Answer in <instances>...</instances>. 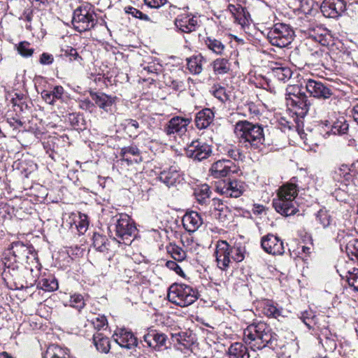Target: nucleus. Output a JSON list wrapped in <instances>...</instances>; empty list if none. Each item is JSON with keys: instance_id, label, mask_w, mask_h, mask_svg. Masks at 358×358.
<instances>
[{"instance_id": "nucleus-1", "label": "nucleus", "mask_w": 358, "mask_h": 358, "mask_svg": "<svg viewBox=\"0 0 358 358\" xmlns=\"http://www.w3.org/2000/svg\"><path fill=\"white\" fill-rule=\"evenodd\" d=\"M278 335L264 322H252L243 331V341L252 350L264 348L275 349L278 347Z\"/></svg>"}, {"instance_id": "nucleus-2", "label": "nucleus", "mask_w": 358, "mask_h": 358, "mask_svg": "<svg viewBox=\"0 0 358 358\" xmlns=\"http://www.w3.org/2000/svg\"><path fill=\"white\" fill-rule=\"evenodd\" d=\"M234 133L239 143L246 149L260 150L265 141L262 125L247 120L237 122L235 124Z\"/></svg>"}, {"instance_id": "nucleus-3", "label": "nucleus", "mask_w": 358, "mask_h": 358, "mask_svg": "<svg viewBox=\"0 0 358 358\" xmlns=\"http://www.w3.org/2000/svg\"><path fill=\"white\" fill-rule=\"evenodd\" d=\"M110 238L120 244L130 245L136 236L137 231L134 220L124 213L113 216L108 224Z\"/></svg>"}, {"instance_id": "nucleus-4", "label": "nucleus", "mask_w": 358, "mask_h": 358, "mask_svg": "<svg viewBox=\"0 0 358 358\" xmlns=\"http://www.w3.org/2000/svg\"><path fill=\"white\" fill-rule=\"evenodd\" d=\"M298 191L297 185L292 182L280 187L277 197L272 202L275 211L285 217L296 214L299 211L298 204L295 201Z\"/></svg>"}, {"instance_id": "nucleus-5", "label": "nucleus", "mask_w": 358, "mask_h": 358, "mask_svg": "<svg viewBox=\"0 0 358 358\" xmlns=\"http://www.w3.org/2000/svg\"><path fill=\"white\" fill-rule=\"evenodd\" d=\"M286 104L296 118L295 122L299 126L302 124V119L309 110L310 101L304 92L302 91V85H292L287 86L285 94Z\"/></svg>"}, {"instance_id": "nucleus-6", "label": "nucleus", "mask_w": 358, "mask_h": 358, "mask_svg": "<svg viewBox=\"0 0 358 358\" xmlns=\"http://www.w3.org/2000/svg\"><path fill=\"white\" fill-rule=\"evenodd\" d=\"M286 104L296 118L295 122L299 126L302 124V119L309 110L310 101L304 92L302 91V85H292L287 86L285 94Z\"/></svg>"}, {"instance_id": "nucleus-7", "label": "nucleus", "mask_w": 358, "mask_h": 358, "mask_svg": "<svg viewBox=\"0 0 358 358\" xmlns=\"http://www.w3.org/2000/svg\"><path fill=\"white\" fill-rule=\"evenodd\" d=\"M169 301L180 307H187L199 298L198 291L193 287L183 283H173L168 290Z\"/></svg>"}, {"instance_id": "nucleus-8", "label": "nucleus", "mask_w": 358, "mask_h": 358, "mask_svg": "<svg viewBox=\"0 0 358 358\" xmlns=\"http://www.w3.org/2000/svg\"><path fill=\"white\" fill-rule=\"evenodd\" d=\"M294 36L292 27L285 23L278 22L271 27L267 33V38L272 45L285 48L289 45Z\"/></svg>"}, {"instance_id": "nucleus-9", "label": "nucleus", "mask_w": 358, "mask_h": 358, "mask_svg": "<svg viewBox=\"0 0 358 358\" xmlns=\"http://www.w3.org/2000/svg\"><path fill=\"white\" fill-rule=\"evenodd\" d=\"M96 23V16L87 8H76L73 15L72 24L79 32H84L94 28Z\"/></svg>"}, {"instance_id": "nucleus-10", "label": "nucleus", "mask_w": 358, "mask_h": 358, "mask_svg": "<svg viewBox=\"0 0 358 358\" xmlns=\"http://www.w3.org/2000/svg\"><path fill=\"white\" fill-rule=\"evenodd\" d=\"M185 154L188 158H191L194 161L201 162L210 156L212 148L205 142L195 140L187 145L185 149Z\"/></svg>"}, {"instance_id": "nucleus-11", "label": "nucleus", "mask_w": 358, "mask_h": 358, "mask_svg": "<svg viewBox=\"0 0 358 358\" xmlns=\"http://www.w3.org/2000/svg\"><path fill=\"white\" fill-rule=\"evenodd\" d=\"M217 265L222 271H227L231 262V246L226 241H218L215 251Z\"/></svg>"}, {"instance_id": "nucleus-12", "label": "nucleus", "mask_w": 358, "mask_h": 358, "mask_svg": "<svg viewBox=\"0 0 358 358\" xmlns=\"http://www.w3.org/2000/svg\"><path fill=\"white\" fill-rule=\"evenodd\" d=\"M9 249L10 250V254H13L17 258V260L21 262V265L24 263L29 264L30 255L33 259H35V250L31 245H25L22 242L16 241L11 244Z\"/></svg>"}, {"instance_id": "nucleus-13", "label": "nucleus", "mask_w": 358, "mask_h": 358, "mask_svg": "<svg viewBox=\"0 0 358 358\" xmlns=\"http://www.w3.org/2000/svg\"><path fill=\"white\" fill-rule=\"evenodd\" d=\"M320 10L324 17L337 18L346 10V3L344 0H324Z\"/></svg>"}, {"instance_id": "nucleus-14", "label": "nucleus", "mask_w": 358, "mask_h": 358, "mask_svg": "<svg viewBox=\"0 0 358 358\" xmlns=\"http://www.w3.org/2000/svg\"><path fill=\"white\" fill-rule=\"evenodd\" d=\"M305 88L310 96L317 99H327L333 94L331 90L319 80H307L305 81Z\"/></svg>"}, {"instance_id": "nucleus-15", "label": "nucleus", "mask_w": 358, "mask_h": 358, "mask_svg": "<svg viewBox=\"0 0 358 358\" xmlns=\"http://www.w3.org/2000/svg\"><path fill=\"white\" fill-rule=\"evenodd\" d=\"M261 245L267 253L273 255H280L285 252L282 241L273 234H268L262 238Z\"/></svg>"}, {"instance_id": "nucleus-16", "label": "nucleus", "mask_w": 358, "mask_h": 358, "mask_svg": "<svg viewBox=\"0 0 358 358\" xmlns=\"http://www.w3.org/2000/svg\"><path fill=\"white\" fill-rule=\"evenodd\" d=\"M174 25L178 31L189 34L196 31L199 27L198 19L192 14H180L174 20Z\"/></svg>"}, {"instance_id": "nucleus-17", "label": "nucleus", "mask_w": 358, "mask_h": 358, "mask_svg": "<svg viewBox=\"0 0 358 358\" xmlns=\"http://www.w3.org/2000/svg\"><path fill=\"white\" fill-rule=\"evenodd\" d=\"M113 338L121 348L133 350L138 347L137 338L131 331L126 329H117L113 334Z\"/></svg>"}, {"instance_id": "nucleus-18", "label": "nucleus", "mask_w": 358, "mask_h": 358, "mask_svg": "<svg viewBox=\"0 0 358 358\" xmlns=\"http://www.w3.org/2000/svg\"><path fill=\"white\" fill-rule=\"evenodd\" d=\"M340 243L341 250H345L348 257L358 260V239L352 238L349 234H338L336 238Z\"/></svg>"}, {"instance_id": "nucleus-19", "label": "nucleus", "mask_w": 358, "mask_h": 358, "mask_svg": "<svg viewBox=\"0 0 358 358\" xmlns=\"http://www.w3.org/2000/svg\"><path fill=\"white\" fill-rule=\"evenodd\" d=\"M236 167L234 162L228 159H220L212 164L209 172L215 178H220L235 173Z\"/></svg>"}, {"instance_id": "nucleus-20", "label": "nucleus", "mask_w": 358, "mask_h": 358, "mask_svg": "<svg viewBox=\"0 0 358 358\" xmlns=\"http://www.w3.org/2000/svg\"><path fill=\"white\" fill-rule=\"evenodd\" d=\"M143 341L147 344L148 347L152 348L157 350L166 349L169 348L168 344L170 342L167 336L156 330H151L143 336Z\"/></svg>"}, {"instance_id": "nucleus-21", "label": "nucleus", "mask_w": 358, "mask_h": 358, "mask_svg": "<svg viewBox=\"0 0 358 358\" xmlns=\"http://www.w3.org/2000/svg\"><path fill=\"white\" fill-rule=\"evenodd\" d=\"M43 99L50 105H55L57 102L66 103L69 99L68 94L61 85L54 86L51 90H44L41 92Z\"/></svg>"}, {"instance_id": "nucleus-22", "label": "nucleus", "mask_w": 358, "mask_h": 358, "mask_svg": "<svg viewBox=\"0 0 358 358\" xmlns=\"http://www.w3.org/2000/svg\"><path fill=\"white\" fill-rule=\"evenodd\" d=\"M217 190L227 197L238 198L241 196L243 192V183L236 180H224L217 187Z\"/></svg>"}, {"instance_id": "nucleus-23", "label": "nucleus", "mask_w": 358, "mask_h": 358, "mask_svg": "<svg viewBox=\"0 0 358 358\" xmlns=\"http://www.w3.org/2000/svg\"><path fill=\"white\" fill-rule=\"evenodd\" d=\"M256 308L258 311L268 317L278 318L282 315V309L278 304L270 299H264L257 301Z\"/></svg>"}, {"instance_id": "nucleus-24", "label": "nucleus", "mask_w": 358, "mask_h": 358, "mask_svg": "<svg viewBox=\"0 0 358 358\" xmlns=\"http://www.w3.org/2000/svg\"><path fill=\"white\" fill-rule=\"evenodd\" d=\"M120 156V161L126 163L127 166L134 164H139L143 161L141 152L138 148L135 145L125 146L121 148Z\"/></svg>"}, {"instance_id": "nucleus-25", "label": "nucleus", "mask_w": 358, "mask_h": 358, "mask_svg": "<svg viewBox=\"0 0 358 358\" xmlns=\"http://www.w3.org/2000/svg\"><path fill=\"white\" fill-rule=\"evenodd\" d=\"M92 100L95 105L106 113H113L115 109V96L107 95L105 93L90 92Z\"/></svg>"}, {"instance_id": "nucleus-26", "label": "nucleus", "mask_w": 358, "mask_h": 358, "mask_svg": "<svg viewBox=\"0 0 358 358\" xmlns=\"http://www.w3.org/2000/svg\"><path fill=\"white\" fill-rule=\"evenodd\" d=\"M191 122V119L176 116L172 117L164 129L168 135L173 134H184L187 131V126Z\"/></svg>"}, {"instance_id": "nucleus-27", "label": "nucleus", "mask_w": 358, "mask_h": 358, "mask_svg": "<svg viewBox=\"0 0 358 358\" xmlns=\"http://www.w3.org/2000/svg\"><path fill=\"white\" fill-rule=\"evenodd\" d=\"M2 264L3 265V275L6 277H7L8 274L11 276L17 275L18 268L20 265H21V262H18L17 258L13 254H10V250L9 248L4 254Z\"/></svg>"}, {"instance_id": "nucleus-28", "label": "nucleus", "mask_w": 358, "mask_h": 358, "mask_svg": "<svg viewBox=\"0 0 358 358\" xmlns=\"http://www.w3.org/2000/svg\"><path fill=\"white\" fill-rule=\"evenodd\" d=\"M182 226L189 233L196 231L202 224L203 220L196 211L186 213L182 217Z\"/></svg>"}, {"instance_id": "nucleus-29", "label": "nucleus", "mask_w": 358, "mask_h": 358, "mask_svg": "<svg viewBox=\"0 0 358 358\" xmlns=\"http://www.w3.org/2000/svg\"><path fill=\"white\" fill-rule=\"evenodd\" d=\"M160 181L168 187L176 185L182 180V176L176 166H171L168 170H164L159 176Z\"/></svg>"}, {"instance_id": "nucleus-30", "label": "nucleus", "mask_w": 358, "mask_h": 358, "mask_svg": "<svg viewBox=\"0 0 358 358\" xmlns=\"http://www.w3.org/2000/svg\"><path fill=\"white\" fill-rule=\"evenodd\" d=\"M214 113L210 108H204L199 111L195 117L196 127L199 129L207 128L214 120Z\"/></svg>"}, {"instance_id": "nucleus-31", "label": "nucleus", "mask_w": 358, "mask_h": 358, "mask_svg": "<svg viewBox=\"0 0 358 358\" xmlns=\"http://www.w3.org/2000/svg\"><path fill=\"white\" fill-rule=\"evenodd\" d=\"M317 320V322H315V327L313 330H315L318 335L319 343H320L321 338L327 339L336 335V334L332 333L329 329V322L327 321L325 316L321 315V319H318Z\"/></svg>"}, {"instance_id": "nucleus-32", "label": "nucleus", "mask_w": 358, "mask_h": 358, "mask_svg": "<svg viewBox=\"0 0 358 358\" xmlns=\"http://www.w3.org/2000/svg\"><path fill=\"white\" fill-rule=\"evenodd\" d=\"M203 43L208 50L217 55H222L225 45L219 39L213 36H208L203 38Z\"/></svg>"}, {"instance_id": "nucleus-33", "label": "nucleus", "mask_w": 358, "mask_h": 358, "mask_svg": "<svg viewBox=\"0 0 358 358\" xmlns=\"http://www.w3.org/2000/svg\"><path fill=\"white\" fill-rule=\"evenodd\" d=\"M187 66L189 72L194 75H199L203 70L204 57L201 55H192L187 58Z\"/></svg>"}, {"instance_id": "nucleus-34", "label": "nucleus", "mask_w": 358, "mask_h": 358, "mask_svg": "<svg viewBox=\"0 0 358 358\" xmlns=\"http://www.w3.org/2000/svg\"><path fill=\"white\" fill-rule=\"evenodd\" d=\"M329 57V52L324 48H319L310 51L309 59L314 64L324 66L328 62Z\"/></svg>"}, {"instance_id": "nucleus-35", "label": "nucleus", "mask_w": 358, "mask_h": 358, "mask_svg": "<svg viewBox=\"0 0 358 358\" xmlns=\"http://www.w3.org/2000/svg\"><path fill=\"white\" fill-rule=\"evenodd\" d=\"M37 288L41 289L45 292H52L58 288V282L57 279L51 275L42 276L37 281Z\"/></svg>"}, {"instance_id": "nucleus-36", "label": "nucleus", "mask_w": 358, "mask_h": 358, "mask_svg": "<svg viewBox=\"0 0 358 358\" xmlns=\"http://www.w3.org/2000/svg\"><path fill=\"white\" fill-rule=\"evenodd\" d=\"M229 358H249L250 355L245 345L241 343H234L228 349Z\"/></svg>"}, {"instance_id": "nucleus-37", "label": "nucleus", "mask_w": 358, "mask_h": 358, "mask_svg": "<svg viewBox=\"0 0 358 358\" xmlns=\"http://www.w3.org/2000/svg\"><path fill=\"white\" fill-rule=\"evenodd\" d=\"M43 358H70V356L66 348L52 344L48 347Z\"/></svg>"}, {"instance_id": "nucleus-38", "label": "nucleus", "mask_w": 358, "mask_h": 358, "mask_svg": "<svg viewBox=\"0 0 358 358\" xmlns=\"http://www.w3.org/2000/svg\"><path fill=\"white\" fill-rule=\"evenodd\" d=\"M194 196L201 205H206L210 201L211 192L207 184H202L194 189Z\"/></svg>"}, {"instance_id": "nucleus-39", "label": "nucleus", "mask_w": 358, "mask_h": 358, "mask_svg": "<svg viewBox=\"0 0 358 358\" xmlns=\"http://www.w3.org/2000/svg\"><path fill=\"white\" fill-rule=\"evenodd\" d=\"M271 73L278 81L286 83L291 79L293 72L287 66H279L272 68Z\"/></svg>"}, {"instance_id": "nucleus-40", "label": "nucleus", "mask_w": 358, "mask_h": 358, "mask_svg": "<svg viewBox=\"0 0 358 358\" xmlns=\"http://www.w3.org/2000/svg\"><path fill=\"white\" fill-rule=\"evenodd\" d=\"M93 342L96 350L103 353H108L110 349V344L108 337L101 333L94 334Z\"/></svg>"}, {"instance_id": "nucleus-41", "label": "nucleus", "mask_w": 358, "mask_h": 358, "mask_svg": "<svg viewBox=\"0 0 358 358\" xmlns=\"http://www.w3.org/2000/svg\"><path fill=\"white\" fill-rule=\"evenodd\" d=\"M213 71L217 75L227 73L231 70V64L226 58H217L212 63Z\"/></svg>"}, {"instance_id": "nucleus-42", "label": "nucleus", "mask_w": 358, "mask_h": 358, "mask_svg": "<svg viewBox=\"0 0 358 358\" xmlns=\"http://www.w3.org/2000/svg\"><path fill=\"white\" fill-rule=\"evenodd\" d=\"M310 38L324 47L329 45L330 36L325 29L320 27L317 30H313L310 34Z\"/></svg>"}, {"instance_id": "nucleus-43", "label": "nucleus", "mask_w": 358, "mask_h": 358, "mask_svg": "<svg viewBox=\"0 0 358 358\" xmlns=\"http://www.w3.org/2000/svg\"><path fill=\"white\" fill-rule=\"evenodd\" d=\"M231 255L232 260L236 262H241L248 255V253L245 246L239 243L231 246Z\"/></svg>"}, {"instance_id": "nucleus-44", "label": "nucleus", "mask_w": 358, "mask_h": 358, "mask_svg": "<svg viewBox=\"0 0 358 358\" xmlns=\"http://www.w3.org/2000/svg\"><path fill=\"white\" fill-rule=\"evenodd\" d=\"M351 169L345 164H343L341 167L335 171V179L341 181V182H349L352 180V175L351 173Z\"/></svg>"}, {"instance_id": "nucleus-45", "label": "nucleus", "mask_w": 358, "mask_h": 358, "mask_svg": "<svg viewBox=\"0 0 358 358\" xmlns=\"http://www.w3.org/2000/svg\"><path fill=\"white\" fill-rule=\"evenodd\" d=\"M223 152L231 159L235 161H243L244 154L234 145H227L223 148Z\"/></svg>"}, {"instance_id": "nucleus-46", "label": "nucleus", "mask_w": 358, "mask_h": 358, "mask_svg": "<svg viewBox=\"0 0 358 358\" xmlns=\"http://www.w3.org/2000/svg\"><path fill=\"white\" fill-rule=\"evenodd\" d=\"M92 241L93 246L96 250L101 252L108 250V240L105 236L94 233Z\"/></svg>"}, {"instance_id": "nucleus-47", "label": "nucleus", "mask_w": 358, "mask_h": 358, "mask_svg": "<svg viewBox=\"0 0 358 358\" xmlns=\"http://www.w3.org/2000/svg\"><path fill=\"white\" fill-rule=\"evenodd\" d=\"M61 57L68 58L70 62L77 61L80 62L82 57L78 54L77 50L71 46H65L61 49Z\"/></svg>"}, {"instance_id": "nucleus-48", "label": "nucleus", "mask_w": 358, "mask_h": 358, "mask_svg": "<svg viewBox=\"0 0 358 358\" xmlns=\"http://www.w3.org/2000/svg\"><path fill=\"white\" fill-rule=\"evenodd\" d=\"M167 251L175 261L182 262L186 258V252L176 245L171 244L167 247Z\"/></svg>"}, {"instance_id": "nucleus-49", "label": "nucleus", "mask_w": 358, "mask_h": 358, "mask_svg": "<svg viewBox=\"0 0 358 358\" xmlns=\"http://www.w3.org/2000/svg\"><path fill=\"white\" fill-rule=\"evenodd\" d=\"M346 278L349 287L356 292H358V268H352L346 274Z\"/></svg>"}, {"instance_id": "nucleus-50", "label": "nucleus", "mask_w": 358, "mask_h": 358, "mask_svg": "<svg viewBox=\"0 0 358 358\" xmlns=\"http://www.w3.org/2000/svg\"><path fill=\"white\" fill-rule=\"evenodd\" d=\"M317 220L322 225L323 228H327L334 223V219L330 213L324 210H320L317 212Z\"/></svg>"}, {"instance_id": "nucleus-51", "label": "nucleus", "mask_w": 358, "mask_h": 358, "mask_svg": "<svg viewBox=\"0 0 358 358\" xmlns=\"http://www.w3.org/2000/svg\"><path fill=\"white\" fill-rule=\"evenodd\" d=\"M301 319L309 329H314L315 327V322H317V320H320L321 316L317 317L312 311H305L301 313Z\"/></svg>"}, {"instance_id": "nucleus-52", "label": "nucleus", "mask_w": 358, "mask_h": 358, "mask_svg": "<svg viewBox=\"0 0 358 358\" xmlns=\"http://www.w3.org/2000/svg\"><path fill=\"white\" fill-rule=\"evenodd\" d=\"M16 47L17 52L23 57H30L34 52L31 44L25 41L20 42Z\"/></svg>"}, {"instance_id": "nucleus-53", "label": "nucleus", "mask_w": 358, "mask_h": 358, "mask_svg": "<svg viewBox=\"0 0 358 358\" xmlns=\"http://www.w3.org/2000/svg\"><path fill=\"white\" fill-rule=\"evenodd\" d=\"M238 9H239L238 13L234 17L238 24L244 27L249 24L250 14L245 8L238 7Z\"/></svg>"}, {"instance_id": "nucleus-54", "label": "nucleus", "mask_w": 358, "mask_h": 358, "mask_svg": "<svg viewBox=\"0 0 358 358\" xmlns=\"http://www.w3.org/2000/svg\"><path fill=\"white\" fill-rule=\"evenodd\" d=\"M69 306L80 311L85 306L84 297L80 294H73L70 296Z\"/></svg>"}, {"instance_id": "nucleus-55", "label": "nucleus", "mask_w": 358, "mask_h": 358, "mask_svg": "<svg viewBox=\"0 0 358 358\" xmlns=\"http://www.w3.org/2000/svg\"><path fill=\"white\" fill-rule=\"evenodd\" d=\"M69 122L73 129L82 130L84 128V119L81 115L70 113L68 117Z\"/></svg>"}, {"instance_id": "nucleus-56", "label": "nucleus", "mask_w": 358, "mask_h": 358, "mask_svg": "<svg viewBox=\"0 0 358 358\" xmlns=\"http://www.w3.org/2000/svg\"><path fill=\"white\" fill-rule=\"evenodd\" d=\"M212 93H213V96L215 98H217V99H219L222 103H224L229 98V96L227 93V90H226L225 87H224L220 85H215L213 87Z\"/></svg>"}, {"instance_id": "nucleus-57", "label": "nucleus", "mask_w": 358, "mask_h": 358, "mask_svg": "<svg viewBox=\"0 0 358 358\" xmlns=\"http://www.w3.org/2000/svg\"><path fill=\"white\" fill-rule=\"evenodd\" d=\"M125 130L127 132L131 133L134 136H137L138 134V129L140 127L139 123L137 120L134 119H126L122 124Z\"/></svg>"}, {"instance_id": "nucleus-58", "label": "nucleus", "mask_w": 358, "mask_h": 358, "mask_svg": "<svg viewBox=\"0 0 358 358\" xmlns=\"http://www.w3.org/2000/svg\"><path fill=\"white\" fill-rule=\"evenodd\" d=\"M74 223L80 234H84L88 227L87 216L85 214L79 213L78 220H75Z\"/></svg>"}, {"instance_id": "nucleus-59", "label": "nucleus", "mask_w": 358, "mask_h": 358, "mask_svg": "<svg viewBox=\"0 0 358 358\" xmlns=\"http://www.w3.org/2000/svg\"><path fill=\"white\" fill-rule=\"evenodd\" d=\"M295 118H296V116L292 117V120H287L286 117H281L278 120V124H279V127H280V129L285 131L287 129L291 130L294 128L298 129L300 127L301 124H299V125L298 126L294 121Z\"/></svg>"}, {"instance_id": "nucleus-60", "label": "nucleus", "mask_w": 358, "mask_h": 358, "mask_svg": "<svg viewBox=\"0 0 358 358\" xmlns=\"http://www.w3.org/2000/svg\"><path fill=\"white\" fill-rule=\"evenodd\" d=\"M165 83L175 91H182L185 90V84L182 80L173 78L171 76L166 79Z\"/></svg>"}, {"instance_id": "nucleus-61", "label": "nucleus", "mask_w": 358, "mask_h": 358, "mask_svg": "<svg viewBox=\"0 0 358 358\" xmlns=\"http://www.w3.org/2000/svg\"><path fill=\"white\" fill-rule=\"evenodd\" d=\"M348 130V124L345 121L338 120L334 123L331 127V131L336 135L343 134Z\"/></svg>"}, {"instance_id": "nucleus-62", "label": "nucleus", "mask_w": 358, "mask_h": 358, "mask_svg": "<svg viewBox=\"0 0 358 358\" xmlns=\"http://www.w3.org/2000/svg\"><path fill=\"white\" fill-rule=\"evenodd\" d=\"M326 350L334 351L336 348V335L329 338L323 339L321 338L320 343Z\"/></svg>"}, {"instance_id": "nucleus-63", "label": "nucleus", "mask_w": 358, "mask_h": 358, "mask_svg": "<svg viewBox=\"0 0 358 358\" xmlns=\"http://www.w3.org/2000/svg\"><path fill=\"white\" fill-rule=\"evenodd\" d=\"M171 335L174 341H177L178 343L182 345L185 347L189 345L190 343L192 342L190 340H187V338L189 339V337L187 336L185 333L182 332Z\"/></svg>"}, {"instance_id": "nucleus-64", "label": "nucleus", "mask_w": 358, "mask_h": 358, "mask_svg": "<svg viewBox=\"0 0 358 358\" xmlns=\"http://www.w3.org/2000/svg\"><path fill=\"white\" fill-rule=\"evenodd\" d=\"M230 214V210L228 208H224V210H219V211H213V216L220 222H225Z\"/></svg>"}]
</instances>
